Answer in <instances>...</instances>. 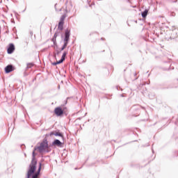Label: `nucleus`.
I'll list each match as a JSON object with an SVG mask.
<instances>
[{
	"label": "nucleus",
	"mask_w": 178,
	"mask_h": 178,
	"mask_svg": "<svg viewBox=\"0 0 178 178\" xmlns=\"http://www.w3.org/2000/svg\"><path fill=\"white\" fill-rule=\"evenodd\" d=\"M54 136H59V137H63V135L62 134H60V132H56L54 134Z\"/></svg>",
	"instance_id": "obj_14"
},
{
	"label": "nucleus",
	"mask_w": 178,
	"mask_h": 178,
	"mask_svg": "<svg viewBox=\"0 0 178 178\" xmlns=\"http://www.w3.org/2000/svg\"><path fill=\"white\" fill-rule=\"evenodd\" d=\"M40 154H44V152H49V147H48V142L43 141L40 144V146L35 148V151L37 150Z\"/></svg>",
	"instance_id": "obj_2"
},
{
	"label": "nucleus",
	"mask_w": 178,
	"mask_h": 178,
	"mask_svg": "<svg viewBox=\"0 0 178 178\" xmlns=\"http://www.w3.org/2000/svg\"><path fill=\"white\" fill-rule=\"evenodd\" d=\"M147 15H148V10H145V11L142 13V17L145 18L147 17Z\"/></svg>",
	"instance_id": "obj_11"
},
{
	"label": "nucleus",
	"mask_w": 178,
	"mask_h": 178,
	"mask_svg": "<svg viewBox=\"0 0 178 178\" xmlns=\"http://www.w3.org/2000/svg\"><path fill=\"white\" fill-rule=\"evenodd\" d=\"M67 44H68L67 42H64V44L61 48V51H63L66 48V47H67Z\"/></svg>",
	"instance_id": "obj_12"
},
{
	"label": "nucleus",
	"mask_w": 178,
	"mask_h": 178,
	"mask_svg": "<svg viewBox=\"0 0 178 178\" xmlns=\"http://www.w3.org/2000/svg\"><path fill=\"white\" fill-rule=\"evenodd\" d=\"M53 145H57V147H61L62 146V142L59 140L56 139L54 141Z\"/></svg>",
	"instance_id": "obj_8"
},
{
	"label": "nucleus",
	"mask_w": 178,
	"mask_h": 178,
	"mask_svg": "<svg viewBox=\"0 0 178 178\" xmlns=\"http://www.w3.org/2000/svg\"><path fill=\"white\" fill-rule=\"evenodd\" d=\"M6 73H10V72H13V66L11 65H8L5 68Z\"/></svg>",
	"instance_id": "obj_7"
},
{
	"label": "nucleus",
	"mask_w": 178,
	"mask_h": 178,
	"mask_svg": "<svg viewBox=\"0 0 178 178\" xmlns=\"http://www.w3.org/2000/svg\"><path fill=\"white\" fill-rule=\"evenodd\" d=\"M33 66H34V63H33L27 64L28 69H30V68L33 67Z\"/></svg>",
	"instance_id": "obj_13"
},
{
	"label": "nucleus",
	"mask_w": 178,
	"mask_h": 178,
	"mask_svg": "<svg viewBox=\"0 0 178 178\" xmlns=\"http://www.w3.org/2000/svg\"><path fill=\"white\" fill-rule=\"evenodd\" d=\"M64 24L65 22H60L58 23V30H60V31L63 30Z\"/></svg>",
	"instance_id": "obj_9"
},
{
	"label": "nucleus",
	"mask_w": 178,
	"mask_h": 178,
	"mask_svg": "<svg viewBox=\"0 0 178 178\" xmlns=\"http://www.w3.org/2000/svg\"><path fill=\"white\" fill-rule=\"evenodd\" d=\"M65 19H66V14H64L61 16L60 19V22L65 23Z\"/></svg>",
	"instance_id": "obj_10"
},
{
	"label": "nucleus",
	"mask_w": 178,
	"mask_h": 178,
	"mask_svg": "<svg viewBox=\"0 0 178 178\" xmlns=\"http://www.w3.org/2000/svg\"><path fill=\"white\" fill-rule=\"evenodd\" d=\"M14 51H15V44L10 43L7 49V52L8 54H13Z\"/></svg>",
	"instance_id": "obj_5"
},
{
	"label": "nucleus",
	"mask_w": 178,
	"mask_h": 178,
	"mask_svg": "<svg viewBox=\"0 0 178 178\" xmlns=\"http://www.w3.org/2000/svg\"><path fill=\"white\" fill-rule=\"evenodd\" d=\"M54 113L56 116H62V115H63V109H62L61 107H56L54 109Z\"/></svg>",
	"instance_id": "obj_4"
},
{
	"label": "nucleus",
	"mask_w": 178,
	"mask_h": 178,
	"mask_svg": "<svg viewBox=\"0 0 178 178\" xmlns=\"http://www.w3.org/2000/svg\"><path fill=\"white\" fill-rule=\"evenodd\" d=\"M70 37V31L66 30L65 34L64 42H69V38Z\"/></svg>",
	"instance_id": "obj_6"
},
{
	"label": "nucleus",
	"mask_w": 178,
	"mask_h": 178,
	"mask_svg": "<svg viewBox=\"0 0 178 178\" xmlns=\"http://www.w3.org/2000/svg\"><path fill=\"white\" fill-rule=\"evenodd\" d=\"M57 55H59V51H57Z\"/></svg>",
	"instance_id": "obj_16"
},
{
	"label": "nucleus",
	"mask_w": 178,
	"mask_h": 178,
	"mask_svg": "<svg viewBox=\"0 0 178 178\" xmlns=\"http://www.w3.org/2000/svg\"><path fill=\"white\" fill-rule=\"evenodd\" d=\"M67 55V51H64V53L63 54V56L61 57V59L56 63H53L52 65H54L55 66L56 65H59V64L62 63L63 62V60H65V58H66Z\"/></svg>",
	"instance_id": "obj_3"
},
{
	"label": "nucleus",
	"mask_w": 178,
	"mask_h": 178,
	"mask_svg": "<svg viewBox=\"0 0 178 178\" xmlns=\"http://www.w3.org/2000/svg\"><path fill=\"white\" fill-rule=\"evenodd\" d=\"M35 150L33 152V159L29 165V169L27 172V178H38L40 175V172H41V164L39 165V168L36 172L35 169H37V161L35 160Z\"/></svg>",
	"instance_id": "obj_1"
},
{
	"label": "nucleus",
	"mask_w": 178,
	"mask_h": 178,
	"mask_svg": "<svg viewBox=\"0 0 178 178\" xmlns=\"http://www.w3.org/2000/svg\"><path fill=\"white\" fill-rule=\"evenodd\" d=\"M50 136H55V132H51Z\"/></svg>",
	"instance_id": "obj_15"
}]
</instances>
